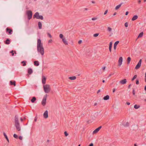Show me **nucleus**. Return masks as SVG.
<instances>
[{"label": "nucleus", "instance_id": "obj_54", "mask_svg": "<svg viewBox=\"0 0 146 146\" xmlns=\"http://www.w3.org/2000/svg\"><path fill=\"white\" fill-rule=\"evenodd\" d=\"M126 103L128 105H129L130 104L129 102H126Z\"/></svg>", "mask_w": 146, "mask_h": 146}, {"label": "nucleus", "instance_id": "obj_11", "mask_svg": "<svg viewBox=\"0 0 146 146\" xmlns=\"http://www.w3.org/2000/svg\"><path fill=\"white\" fill-rule=\"evenodd\" d=\"M42 46V44L41 43V40L40 39H38L37 40V46L38 47L40 46Z\"/></svg>", "mask_w": 146, "mask_h": 146}, {"label": "nucleus", "instance_id": "obj_49", "mask_svg": "<svg viewBox=\"0 0 146 146\" xmlns=\"http://www.w3.org/2000/svg\"><path fill=\"white\" fill-rule=\"evenodd\" d=\"M133 94V95H135V90L133 89V90L132 92Z\"/></svg>", "mask_w": 146, "mask_h": 146}, {"label": "nucleus", "instance_id": "obj_59", "mask_svg": "<svg viewBox=\"0 0 146 146\" xmlns=\"http://www.w3.org/2000/svg\"><path fill=\"white\" fill-rule=\"evenodd\" d=\"M109 49L110 51V52H111V48H109Z\"/></svg>", "mask_w": 146, "mask_h": 146}, {"label": "nucleus", "instance_id": "obj_18", "mask_svg": "<svg viewBox=\"0 0 146 146\" xmlns=\"http://www.w3.org/2000/svg\"><path fill=\"white\" fill-rule=\"evenodd\" d=\"M10 40L9 39L7 38L5 42V43L6 44H9L10 43Z\"/></svg>", "mask_w": 146, "mask_h": 146}, {"label": "nucleus", "instance_id": "obj_15", "mask_svg": "<svg viewBox=\"0 0 146 146\" xmlns=\"http://www.w3.org/2000/svg\"><path fill=\"white\" fill-rule=\"evenodd\" d=\"M15 123H19L18 120V117L17 115H16L15 117Z\"/></svg>", "mask_w": 146, "mask_h": 146}, {"label": "nucleus", "instance_id": "obj_60", "mask_svg": "<svg viewBox=\"0 0 146 146\" xmlns=\"http://www.w3.org/2000/svg\"><path fill=\"white\" fill-rule=\"evenodd\" d=\"M106 68V67H103L102 68V69L103 70H104Z\"/></svg>", "mask_w": 146, "mask_h": 146}, {"label": "nucleus", "instance_id": "obj_31", "mask_svg": "<svg viewBox=\"0 0 146 146\" xmlns=\"http://www.w3.org/2000/svg\"><path fill=\"white\" fill-rule=\"evenodd\" d=\"M26 61H23L22 62H21V63L23 64V66H25L26 65Z\"/></svg>", "mask_w": 146, "mask_h": 146}, {"label": "nucleus", "instance_id": "obj_37", "mask_svg": "<svg viewBox=\"0 0 146 146\" xmlns=\"http://www.w3.org/2000/svg\"><path fill=\"white\" fill-rule=\"evenodd\" d=\"M64 134L65 136H67L68 135V134L67 133V132L66 131H65L64 132Z\"/></svg>", "mask_w": 146, "mask_h": 146}, {"label": "nucleus", "instance_id": "obj_43", "mask_svg": "<svg viewBox=\"0 0 146 146\" xmlns=\"http://www.w3.org/2000/svg\"><path fill=\"white\" fill-rule=\"evenodd\" d=\"M48 35L50 38H51L52 37V36L49 33H48Z\"/></svg>", "mask_w": 146, "mask_h": 146}, {"label": "nucleus", "instance_id": "obj_12", "mask_svg": "<svg viewBox=\"0 0 146 146\" xmlns=\"http://www.w3.org/2000/svg\"><path fill=\"white\" fill-rule=\"evenodd\" d=\"M44 117L45 118H46L48 117V112L47 110L43 114Z\"/></svg>", "mask_w": 146, "mask_h": 146}, {"label": "nucleus", "instance_id": "obj_29", "mask_svg": "<svg viewBox=\"0 0 146 146\" xmlns=\"http://www.w3.org/2000/svg\"><path fill=\"white\" fill-rule=\"evenodd\" d=\"M143 35V32H141L139 34V35H138V38L142 37V36Z\"/></svg>", "mask_w": 146, "mask_h": 146}, {"label": "nucleus", "instance_id": "obj_22", "mask_svg": "<svg viewBox=\"0 0 146 146\" xmlns=\"http://www.w3.org/2000/svg\"><path fill=\"white\" fill-rule=\"evenodd\" d=\"M109 99V96L108 95H107L106 96H104V98L103 99L104 100H108Z\"/></svg>", "mask_w": 146, "mask_h": 146}, {"label": "nucleus", "instance_id": "obj_17", "mask_svg": "<svg viewBox=\"0 0 146 146\" xmlns=\"http://www.w3.org/2000/svg\"><path fill=\"white\" fill-rule=\"evenodd\" d=\"M33 71L32 69L30 68H28V72L29 74H31L33 73Z\"/></svg>", "mask_w": 146, "mask_h": 146}, {"label": "nucleus", "instance_id": "obj_10", "mask_svg": "<svg viewBox=\"0 0 146 146\" xmlns=\"http://www.w3.org/2000/svg\"><path fill=\"white\" fill-rule=\"evenodd\" d=\"M123 61V58L122 57H121L119 58L118 60V65L120 66L122 63V62Z\"/></svg>", "mask_w": 146, "mask_h": 146}, {"label": "nucleus", "instance_id": "obj_62", "mask_svg": "<svg viewBox=\"0 0 146 146\" xmlns=\"http://www.w3.org/2000/svg\"><path fill=\"white\" fill-rule=\"evenodd\" d=\"M141 2V1H140V0H139L138 1V3H139L140 4V3Z\"/></svg>", "mask_w": 146, "mask_h": 146}, {"label": "nucleus", "instance_id": "obj_50", "mask_svg": "<svg viewBox=\"0 0 146 146\" xmlns=\"http://www.w3.org/2000/svg\"><path fill=\"white\" fill-rule=\"evenodd\" d=\"M88 146H93V144L92 143H90Z\"/></svg>", "mask_w": 146, "mask_h": 146}, {"label": "nucleus", "instance_id": "obj_21", "mask_svg": "<svg viewBox=\"0 0 146 146\" xmlns=\"http://www.w3.org/2000/svg\"><path fill=\"white\" fill-rule=\"evenodd\" d=\"M10 84L11 85H13L14 86H16V82L15 81L13 82L12 81H10Z\"/></svg>", "mask_w": 146, "mask_h": 146}, {"label": "nucleus", "instance_id": "obj_13", "mask_svg": "<svg viewBox=\"0 0 146 146\" xmlns=\"http://www.w3.org/2000/svg\"><path fill=\"white\" fill-rule=\"evenodd\" d=\"M127 82L126 79H124L123 80H121L120 82L119 83L122 84H124L126 83Z\"/></svg>", "mask_w": 146, "mask_h": 146}, {"label": "nucleus", "instance_id": "obj_25", "mask_svg": "<svg viewBox=\"0 0 146 146\" xmlns=\"http://www.w3.org/2000/svg\"><path fill=\"white\" fill-rule=\"evenodd\" d=\"M69 78L70 80H74L76 79V77L75 76L69 77Z\"/></svg>", "mask_w": 146, "mask_h": 146}, {"label": "nucleus", "instance_id": "obj_40", "mask_svg": "<svg viewBox=\"0 0 146 146\" xmlns=\"http://www.w3.org/2000/svg\"><path fill=\"white\" fill-rule=\"evenodd\" d=\"M128 26V23H127V22L125 23V27H127Z\"/></svg>", "mask_w": 146, "mask_h": 146}, {"label": "nucleus", "instance_id": "obj_35", "mask_svg": "<svg viewBox=\"0 0 146 146\" xmlns=\"http://www.w3.org/2000/svg\"><path fill=\"white\" fill-rule=\"evenodd\" d=\"M112 45V43L111 42H110V43L109 48H111Z\"/></svg>", "mask_w": 146, "mask_h": 146}, {"label": "nucleus", "instance_id": "obj_19", "mask_svg": "<svg viewBox=\"0 0 146 146\" xmlns=\"http://www.w3.org/2000/svg\"><path fill=\"white\" fill-rule=\"evenodd\" d=\"M138 18V16L137 15H134L132 18L131 20L133 21L137 19Z\"/></svg>", "mask_w": 146, "mask_h": 146}, {"label": "nucleus", "instance_id": "obj_42", "mask_svg": "<svg viewBox=\"0 0 146 146\" xmlns=\"http://www.w3.org/2000/svg\"><path fill=\"white\" fill-rule=\"evenodd\" d=\"M137 75H135L133 76V78L134 79H136V78H137Z\"/></svg>", "mask_w": 146, "mask_h": 146}, {"label": "nucleus", "instance_id": "obj_39", "mask_svg": "<svg viewBox=\"0 0 146 146\" xmlns=\"http://www.w3.org/2000/svg\"><path fill=\"white\" fill-rule=\"evenodd\" d=\"M136 83L137 85H138L139 84V81L137 79L136 80Z\"/></svg>", "mask_w": 146, "mask_h": 146}, {"label": "nucleus", "instance_id": "obj_57", "mask_svg": "<svg viewBox=\"0 0 146 146\" xmlns=\"http://www.w3.org/2000/svg\"><path fill=\"white\" fill-rule=\"evenodd\" d=\"M113 74H110L109 75V76H108V77H110V76H111L112 75H113Z\"/></svg>", "mask_w": 146, "mask_h": 146}, {"label": "nucleus", "instance_id": "obj_16", "mask_svg": "<svg viewBox=\"0 0 146 146\" xmlns=\"http://www.w3.org/2000/svg\"><path fill=\"white\" fill-rule=\"evenodd\" d=\"M62 41L65 45H67L68 44V42L64 38H62Z\"/></svg>", "mask_w": 146, "mask_h": 146}, {"label": "nucleus", "instance_id": "obj_26", "mask_svg": "<svg viewBox=\"0 0 146 146\" xmlns=\"http://www.w3.org/2000/svg\"><path fill=\"white\" fill-rule=\"evenodd\" d=\"M38 28L40 29H42V23L40 22H39L38 23Z\"/></svg>", "mask_w": 146, "mask_h": 146}, {"label": "nucleus", "instance_id": "obj_61", "mask_svg": "<svg viewBox=\"0 0 146 146\" xmlns=\"http://www.w3.org/2000/svg\"><path fill=\"white\" fill-rule=\"evenodd\" d=\"M92 3H95V1H92Z\"/></svg>", "mask_w": 146, "mask_h": 146}, {"label": "nucleus", "instance_id": "obj_24", "mask_svg": "<svg viewBox=\"0 0 146 146\" xmlns=\"http://www.w3.org/2000/svg\"><path fill=\"white\" fill-rule=\"evenodd\" d=\"M36 98L35 97H33L32 98L31 100V101L32 103H34L35 102L36 100Z\"/></svg>", "mask_w": 146, "mask_h": 146}, {"label": "nucleus", "instance_id": "obj_30", "mask_svg": "<svg viewBox=\"0 0 146 146\" xmlns=\"http://www.w3.org/2000/svg\"><path fill=\"white\" fill-rule=\"evenodd\" d=\"M140 107V106H138L137 104H135L134 106V108L136 109H137L139 108Z\"/></svg>", "mask_w": 146, "mask_h": 146}, {"label": "nucleus", "instance_id": "obj_34", "mask_svg": "<svg viewBox=\"0 0 146 146\" xmlns=\"http://www.w3.org/2000/svg\"><path fill=\"white\" fill-rule=\"evenodd\" d=\"M119 41H117L114 44V45L117 46V44L119 43Z\"/></svg>", "mask_w": 146, "mask_h": 146}, {"label": "nucleus", "instance_id": "obj_63", "mask_svg": "<svg viewBox=\"0 0 146 146\" xmlns=\"http://www.w3.org/2000/svg\"><path fill=\"white\" fill-rule=\"evenodd\" d=\"M97 103H96L94 104V106H96L97 105Z\"/></svg>", "mask_w": 146, "mask_h": 146}, {"label": "nucleus", "instance_id": "obj_44", "mask_svg": "<svg viewBox=\"0 0 146 146\" xmlns=\"http://www.w3.org/2000/svg\"><path fill=\"white\" fill-rule=\"evenodd\" d=\"M13 50H12L11 52H10L11 53H12V55L13 56L14 55V53H13Z\"/></svg>", "mask_w": 146, "mask_h": 146}, {"label": "nucleus", "instance_id": "obj_8", "mask_svg": "<svg viewBox=\"0 0 146 146\" xmlns=\"http://www.w3.org/2000/svg\"><path fill=\"white\" fill-rule=\"evenodd\" d=\"M102 127V126H100L98 128L96 129H95L94 131L93 132V133L94 134L97 133L100 130V129H101Z\"/></svg>", "mask_w": 146, "mask_h": 146}, {"label": "nucleus", "instance_id": "obj_27", "mask_svg": "<svg viewBox=\"0 0 146 146\" xmlns=\"http://www.w3.org/2000/svg\"><path fill=\"white\" fill-rule=\"evenodd\" d=\"M131 60V58L130 57H128L127 58V64H129L130 63V61Z\"/></svg>", "mask_w": 146, "mask_h": 146}, {"label": "nucleus", "instance_id": "obj_2", "mask_svg": "<svg viewBox=\"0 0 146 146\" xmlns=\"http://www.w3.org/2000/svg\"><path fill=\"white\" fill-rule=\"evenodd\" d=\"M33 19L36 18L37 19H40L41 20H43V16L42 15H39V13L38 12H36L35 14L33 16Z\"/></svg>", "mask_w": 146, "mask_h": 146}, {"label": "nucleus", "instance_id": "obj_51", "mask_svg": "<svg viewBox=\"0 0 146 146\" xmlns=\"http://www.w3.org/2000/svg\"><path fill=\"white\" fill-rule=\"evenodd\" d=\"M116 46L115 45H114V49L115 50L116 48Z\"/></svg>", "mask_w": 146, "mask_h": 146}, {"label": "nucleus", "instance_id": "obj_45", "mask_svg": "<svg viewBox=\"0 0 146 146\" xmlns=\"http://www.w3.org/2000/svg\"><path fill=\"white\" fill-rule=\"evenodd\" d=\"M108 11V10H106V11H105V12H104V15H106Z\"/></svg>", "mask_w": 146, "mask_h": 146}, {"label": "nucleus", "instance_id": "obj_41", "mask_svg": "<svg viewBox=\"0 0 146 146\" xmlns=\"http://www.w3.org/2000/svg\"><path fill=\"white\" fill-rule=\"evenodd\" d=\"M129 125V123L127 122L125 124V125H124V126H125V127H127V126H128Z\"/></svg>", "mask_w": 146, "mask_h": 146}, {"label": "nucleus", "instance_id": "obj_52", "mask_svg": "<svg viewBox=\"0 0 146 146\" xmlns=\"http://www.w3.org/2000/svg\"><path fill=\"white\" fill-rule=\"evenodd\" d=\"M52 39H50V40H48V42H49V43H51L52 42Z\"/></svg>", "mask_w": 146, "mask_h": 146}, {"label": "nucleus", "instance_id": "obj_20", "mask_svg": "<svg viewBox=\"0 0 146 146\" xmlns=\"http://www.w3.org/2000/svg\"><path fill=\"white\" fill-rule=\"evenodd\" d=\"M123 3H121L119 5H118L115 8V10H117L118 9H119L121 6V5Z\"/></svg>", "mask_w": 146, "mask_h": 146}, {"label": "nucleus", "instance_id": "obj_58", "mask_svg": "<svg viewBox=\"0 0 146 146\" xmlns=\"http://www.w3.org/2000/svg\"><path fill=\"white\" fill-rule=\"evenodd\" d=\"M115 88H114L113 89V93L114 92H115Z\"/></svg>", "mask_w": 146, "mask_h": 146}, {"label": "nucleus", "instance_id": "obj_47", "mask_svg": "<svg viewBox=\"0 0 146 146\" xmlns=\"http://www.w3.org/2000/svg\"><path fill=\"white\" fill-rule=\"evenodd\" d=\"M19 138L20 140H22V139L23 138L22 136H20L19 137Z\"/></svg>", "mask_w": 146, "mask_h": 146}, {"label": "nucleus", "instance_id": "obj_4", "mask_svg": "<svg viewBox=\"0 0 146 146\" xmlns=\"http://www.w3.org/2000/svg\"><path fill=\"white\" fill-rule=\"evenodd\" d=\"M27 15L28 19L29 20L31 19L32 16V12L31 10L27 11L26 12Z\"/></svg>", "mask_w": 146, "mask_h": 146}, {"label": "nucleus", "instance_id": "obj_6", "mask_svg": "<svg viewBox=\"0 0 146 146\" xmlns=\"http://www.w3.org/2000/svg\"><path fill=\"white\" fill-rule=\"evenodd\" d=\"M46 95H46L44 96V98L42 100V101L41 102L43 106H45L46 104V97H47Z\"/></svg>", "mask_w": 146, "mask_h": 146}, {"label": "nucleus", "instance_id": "obj_33", "mask_svg": "<svg viewBox=\"0 0 146 146\" xmlns=\"http://www.w3.org/2000/svg\"><path fill=\"white\" fill-rule=\"evenodd\" d=\"M99 34V33H96L93 36L95 37H97L98 36Z\"/></svg>", "mask_w": 146, "mask_h": 146}, {"label": "nucleus", "instance_id": "obj_7", "mask_svg": "<svg viewBox=\"0 0 146 146\" xmlns=\"http://www.w3.org/2000/svg\"><path fill=\"white\" fill-rule=\"evenodd\" d=\"M141 61H142V60L141 59L139 60V61L138 62V63L137 64V65L135 67V69H138L141 66Z\"/></svg>", "mask_w": 146, "mask_h": 146}, {"label": "nucleus", "instance_id": "obj_32", "mask_svg": "<svg viewBox=\"0 0 146 146\" xmlns=\"http://www.w3.org/2000/svg\"><path fill=\"white\" fill-rule=\"evenodd\" d=\"M108 30L109 32H111V31L112 29L110 27H108Z\"/></svg>", "mask_w": 146, "mask_h": 146}, {"label": "nucleus", "instance_id": "obj_3", "mask_svg": "<svg viewBox=\"0 0 146 146\" xmlns=\"http://www.w3.org/2000/svg\"><path fill=\"white\" fill-rule=\"evenodd\" d=\"M37 50L38 52H40L42 55H43L44 54V49L42 46H40L38 47V46H37Z\"/></svg>", "mask_w": 146, "mask_h": 146}, {"label": "nucleus", "instance_id": "obj_36", "mask_svg": "<svg viewBox=\"0 0 146 146\" xmlns=\"http://www.w3.org/2000/svg\"><path fill=\"white\" fill-rule=\"evenodd\" d=\"M59 36L60 38L62 39L63 35L62 34H61L59 35Z\"/></svg>", "mask_w": 146, "mask_h": 146}, {"label": "nucleus", "instance_id": "obj_46", "mask_svg": "<svg viewBox=\"0 0 146 146\" xmlns=\"http://www.w3.org/2000/svg\"><path fill=\"white\" fill-rule=\"evenodd\" d=\"M82 42V41L81 40H79L78 42V43L79 44H80Z\"/></svg>", "mask_w": 146, "mask_h": 146}, {"label": "nucleus", "instance_id": "obj_56", "mask_svg": "<svg viewBox=\"0 0 146 146\" xmlns=\"http://www.w3.org/2000/svg\"><path fill=\"white\" fill-rule=\"evenodd\" d=\"M100 92V90H98V91L97 92V94H98Z\"/></svg>", "mask_w": 146, "mask_h": 146}, {"label": "nucleus", "instance_id": "obj_14", "mask_svg": "<svg viewBox=\"0 0 146 146\" xmlns=\"http://www.w3.org/2000/svg\"><path fill=\"white\" fill-rule=\"evenodd\" d=\"M46 80V78L44 76H42V82L43 84H45Z\"/></svg>", "mask_w": 146, "mask_h": 146}, {"label": "nucleus", "instance_id": "obj_55", "mask_svg": "<svg viewBox=\"0 0 146 146\" xmlns=\"http://www.w3.org/2000/svg\"><path fill=\"white\" fill-rule=\"evenodd\" d=\"M131 84H129V85L128 86V88H130V87H131Z\"/></svg>", "mask_w": 146, "mask_h": 146}, {"label": "nucleus", "instance_id": "obj_53", "mask_svg": "<svg viewBox=\"0 0 146 146\" xmlns=\"http://www.w3.org/2000/svg\"><path fill=\"white\" fill-rule=\"evenodd\" d=\"M128 13L129 12L128 11H127L125 13V15H127L128 14Z\"/></svg>", "mask_w": 146, "mask_h": 146}, {"label": "nucleus", "instance_id": "obj_28", "mask_svg": "<svg viewBox=\"0 0 146 146\" xmlns=\"http://www.w3.org/2000/svg\"><path fill=\"white\" fill-rule=\"evenodd\" d=\"M3 134H4V136L5 137L6 139H7V141H8V142H9V141L8 139V138L7 135H6V134H5V133H4Z\"/></svg>", "mask_w": 146, "mask_h": 146}, {"label": "nucleus", "instance_id": "obj_23", "mask_svg": "<svg viewBox=\"0 0 146 146\" xmlns=\"http://www.w3.org/2000/svg\"><path fill=\"white\" fill-rule=\"evenodd\" d=\"M34 64L35 66H38L39 65V62L38 61H35L34 62Z\"/></svg>", "mask_w": 146, "mask_h": 146}, {"label": "nucleus", "instance_id": "obj_48", "mask_svg": "<svg viewBox=\"0 0 146 146\" xmlns=\"http://www.w3.org/2000/svg\"><path fill=\"white\" fill-rule=\"evenodd\" d=\"M97 19V18H93L92 19V20H95Z\"/></svg>", "mask_w": 146, "mask_h": 146}, {"label": "nucleus", "instance_id": "obj_38", "mask_svg": "<svg viewBox=\"0 0 146 146\" xmlns=\"http://www.w3.org/2000/svg\"><path fill=\"white\" fill-rule=\"evenodd\" d=\"M13 137L17 139L18 138V136L15 134H14Z\"/></svg>", "mask_w": 146, "mask_h": 146}, {"label": "nucleus", "instance_id": "obj_64", "mask_svg": "<svg viewBox=\"0 0 146 146\" xmlns=\"http://www.w3.org/2000/svg\"><path fill=\"white\" fill-rule=\"evenodd\" d=\"M20 120L21 121H23V119L22 118H20Z\"/></svg>", "mask_w": 146, "mask_h": 146}, {"label": "nucleus", "instance_id": "obj_9", "mask_svg": "<svg viewBox=\"0 0 146 146\" xmlns=\"http://www.w3.org/2000/svg\"><path fill=\"white\" fill-rule=\"evenodd\" d=\"M13 30L11 29L7 28L6 29V32L8 33L9 35H11L12 34Z\"/></svg>", "mask_w": 146, "mask_h": 146}, {"label": "nucleus", "instance_id": "obj_5", "mask_svg": "<svg viewBox=\"0 0 146 146\" xmlns=\"http://www.w3.org/2000/svg\"><path fill=\"white\" fill-rule=\"evenodd\" d=\"M15 126L16 127L17 130L18 131H19L21 130V126L19 123H15Z\"/></svg>", "mask_w": 146, "mask_h": 146}, {"label": "nucleus", "instance_id": "obj_1", "mask_svg": "<svg viewBox=\"0 0 146 146\" xmlns=\"http://www.w3.org/2000/svg\"><path fill=\"white\" fill-rule=\"evenodd\" d=\"M44 91L46 93H48L50 91L51 88L50 85L46 84L43 86Z\"/></svg>", "mask_w": 146, "mask_h": 146}]
</instances>
